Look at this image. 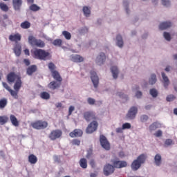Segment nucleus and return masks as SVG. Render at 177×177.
Segmentation results:
<instances>
[{
  "mask_svg": "<svg viewBox=\"0 0 177 177\" xmlns=\"http://www.w3.org/2000/svg\"><path fill=\"white\" fill-rule=\"evenodd\" d=\"M32 56L37 60H49L50 53L44 49L36 48L31 50Z\"/></svg>",
  "mask_w": 177,
  "mask_h": 177,
  "instance_id": "1",
  "label": "nucleus"
},
{
  "mask_svg": "<svg viewBox=\"0 0 177 177\" xmlns=\"http://www.w3.org/2000/svg\"><path fill=\"white\" fill-rule=\"evenodd\" d=\"M147 158V156L145 153L140 154L137 159L134 160L131 163V169L133 171H138L140 167H142V164H145L146 162V159Z\"/></svg>",
  "mask_w": 177,
  "mask_h": 177,
  "instance_id": "2",
  "label": "nucleus"
},
{
  "mask_svg": "<svg viewBox=\"0 0 177 177\" xmlns=\"http://www.w3.org/2000/svg\"><path fill=\"white\" fill-rule=\"evenodd\" d=\"M28 42L32 46H36L37 48H45V41L41 39H38L34 36L28 37Z\"/></svg>",
  "mask_w": 177,
  "mask_h": 177,
  "instance_id": "3",
  "label": "nucleus"
},
{
  "mask_svg": "<svg viewBox=\"0 0 177 177\" xmlns=\"http://www.w3.org/2000/svg\"><path fill=\"white\" fill-rule=\"evenodd\" d=\"M31 125L35 129H45V128H48V122L37 120L32 122Z\"/></svg>",
  "mask_w": 177,
  "mask_h": 177,
  "instance_id": "4",
  "label": "nucleus"
},
{
  "mask_svg": "<svg viewBox=\"0 0 177 177\" xmlns=\"http://www.w3.org/2000/svg\"><path fill=\"white\" fill-rule=\"evenodd\" d=\"M138 114V107L132 106L126 115V120H135Z\"/></svg>",
  "mask_w": 177,
  "mask_h": 177,
  "instance_id": "5",
  "label": "nucleus"
},
{
  "mask_svg": "<svg viewBox=\"0 0 177 177\" xmlns=\"http://www.w3.org/2000/svg\"><path fill=\"white\" fill-rule=\"evenodd\" d=\"M113 165V168H124L128 165L126 161L124 160H118L117 159H113L111 160Z\"/></svg>",
  "mask_w": 177,
  "mask_h": 177,
  "instance_id": "6",
  "label": "nucleus"
},
{
  "mask_svg": "<svg viewBox=\"0 0 177 177\" xmlns=\"http://www.w3.org/2000/svg\"><path fill=\"white\" fill-rule=\"evenodd\" d=\"M100 142L102 147L105 150H110V142L107 140V138L104 135L100 136Z\"/></svg>",
  "mask_w": 177,
  "mask_h": 177,
  "instance_id": "7",
  "label": "nucleus"
},
{
  "mask_svg": "<svg viewBox=\"0 0 177 177\" xmlns=\"http://www.w3.org/2000/svg\"><path fill=\"white\" fill-rule=\"evenodd\" d=\"M62 132L59 129L53 130L49 134V138L50 140H56V139H59V138L62 137Z\"/></svg>",
  "mask_w": 177,
  "mask_h": 177,
  "instance_id": "8",
  "label": "nucleus"
},
{
  "mask_svg": "<svg viewBox=\"0 0 177 177\" xmlns=\"http://www.w3.org/2000/svg\"><path fill=\"white\" fill-rule=\"evenodd\" d=\"M97 122L96 121H93L91 122L88 127L86 128V133H93V132H95V131H96V129H97Z\"/></svg>",
  "mask_w": 177,
  "mask_h": 177,
  "instance_id": "9",
  "label": "nucleus"
},
{
  "mask_svg": "<svg viewBox=\"0 0 177 177\" xmlns=\"http://www.w3.org/2000/svg\"><path fill=\"white\" fill-rule=\"evenodd\" d=\"M91 81L94 85V88H97L99 86V77L96 74V72L91 71Z\"/></svg>",
  "mask_w": 177,
  "mask_h": 177,
  "instance_id": "10",
  "label": "nucleus"
},
{
  "mask_svg": "<svg viewBox=\"0 0 177 177\" xmlns=\"http://www.w3.org/2000/svg\"><path fill=\"white\" fill-rule=\"evenodd\" d=\"M115 171L114 166L108 164L106 165L104 167V174L106 176H109V175H111V174H113Z\"/></svg>",
  "mask_w": 177,
  "mask_h": 177,
  "instance_id": "11",
  "label": "nucleus"
},
{
  "mask_svg": "<svg viewBox=\"0 0 177 177\" xmlns=\"http://www.w3.org/2000/svg\"><path fill=\"white\" fill-rule=\"evenodd\" d=\"M20 75H17L16 73H15V72H11L7 75V81L8 82H9V84H10L12 82H15V80L17 81V80L20 78Z\"/></svg>",
  "mask_w": 177,
  "mask_h": 177,
  "instance_id": "12",
  "label": "nucleus"
},
{
  "mask_svg": "<svg viewBox=\"0 0 177 177\" xmlns=\"http://www.w3.org/2000/svg\"><path fill=\"white\" fill-rule=\"evenodd\" d=\"M84 118L86 121H91V120H96V115L93 111H86L84 113Z\"/></svg>",
  "mask_w": 177,
  "mask_h": 177,
  "instance_id": "13",
  "label": "nucleus"
},
{
  "mask_svg": "<svg viewBox=\"0 0 177 177\" xmlns=\"http://www.w3.org/2000/svg\"><path fill=\"white\" fill-rule=\"evenodd\" d=\"M95 62L98 66L104 64V62H106V55L104 53H100V55L97 57Z\"/></svg>",
  "mask_w": 177,
  "mask_h": 177,
  "instance_id": "14",
  "label": "nucleus"
},
{
  "mask_svg": "<svg viewBox=\"0 0 177 177\" xmlns=\"http://www.w3.org/2000/svg\"><path fill=\"white\" fill-rule=\"evenodd\" d=\"M61 85L62 82L53 81L48 84V87L49 88V89L55 91V89H59V87L61 86Z\"/></svg>",
  "mask_w": 177,
  "mask_h": 177,
  "instance_id": "15",
  "label": "nucleus"
},
{
  "mask_svg": "<svg viewBox=\"0 0 177 177\" xmlns=\"http://www.w3.org/2000/svg\"><path fill=\"white\" fill-rule=\"evenodd\" d=\"M9 39L11 42H19L21 41V35L20 33L12 34L9 36Z\"/></svg>",
  "mask_w": 177,
  "mask_h": 177,
  "instance_id": "16",
  "label": "nucleus"
},
{
  "mask_svg": "<svg viewBox=\"0 0 177 177\" xmlns=\"http://www.w3.org/2000/svg\"><path fill=\"white\" fill-rule=\"evenodd\" d=\"M82 134H83L82 130L79 129H75L74 131H73L69 133V136H71V138H80L82 136Z\"/></svg>",
  "mask_w": 177,
  "mask_h": 177,
  "instance_id": "17",
  "label": "nucleus"
},
{
  "mask_svg": "<svg viewBox=\"0 0 177 177\" xmlns=\"http://www.w3.org/2000/svg\"><path fill=\"white\" fill-rule=\"evenodd\" d=\"M23 5V0H12V6L15 10H20Z\"/></svg>",
  "mask_w": 177,
  "mask_h": 177,
  "instance_id": "18",
  "label": "nucleus"
},
{
  "mask_svg": "<svg viewBox=\"0 0 177 177\" xmlns=\"http://www.w3.org/2000/svg\"><path fill=\"white\" fill-rule=\"evenodd\" d=\"M28 162L32 165H35L37 162H38V158H37V156L34 154H30L28 158Z\"/></svg>",
  "mask_w": 177,
  "mask_h": 177,
  "instance_id": "19",
  "label": "nucleus"
},
{
  "mask_svg": "<svg viewBox=\"0 0 177 177\" xmlns=\"http://www.w3.org/2000/svg\"><path fill=\"white\" fill-rule=\"evenodd\" d=\"M10 120L14 127H19L20 125V122H19L17 118H16L15 115H10Z\"/></svg>",
  "mask_w": 177,
  "mask_h": 177,
  "instance_id": "20",
  "label": "nucleus"
},
{
  "mask_svg": "<svg viewBox=\"0 0 177 177\" xmlns=\"http://www.w3.org/2000/svg\"><path fill=\"white\" fill-rule=\"evenodd\" d=\"M21 77H20L16 80L15 84H14L15 91L19 92V91H20V88H21Z\"/></svg>",
  "mask_w": 177,
  "mask_h": 177,
  "instance_id": "21",
  "label": "nucleus"
},
{
  "mask_svg": "<svg viewBox=\"0 0 177 177\" xmlns=\"http://www.w3.org/2000/svg\"><path fill=\"white\" fill-rule=\"evenodd\" d=\"M51 73L52 77L54 78V80H55L58 82H62V81H63L62 76H60V73H59L57 71H53Z\"/></svg>",
  "mask_w": 177,
  "mask_h": 177,
  "instance_id": "22",
  "label": "nucleus"
},
{
  "mask_svg": "<svg viewBox=\"0 0 177 177\" xmlns=\"http://www.w3.org/2000/svg\"><path fill=\"white\" fill-rule=\"evenodd\" d=\"M172 26V24L169 21L162 22L160 24L159 28L160 30H167V28H169Z\"/></svg>",
  "mask_w": 177,
  "mask_h": 177,
  "instance_id": "23",
  "label": "nucleus"
},
{
  "mask_svg": "<svg viewBox=\"0 0 177 177\" xmlns=\"http://www.w3.org/2000/svg\"><path fill=\"white\" fill-rule=\"evenodd\" d=\"M35 71H37V66L32 65L27 68L26 73L28 75H32Z\"/></svg>",
  "mask_w": 177,
  "mask_h": 177,
  "instance_id": "24",
  "label": "nucleus"
},
{
  "mask_svg": "<svg viewBox=\"0 0 177 177\" xmlns=\"http://www.w3.org/2000/svg\"><path fill=\"white\" fill-rule=\"evenodd\" d=\"M14 53L18 57L21 55V46L20 44L15 45L14 48Z\"/></svg>",
  "mask_w": 177,
  "mask_h": 177,
  "instance_id": "25",
  "label": "nucleus"
},
{
  "mask_svg": "<svg viewBox=\"0 0 177 177\" xmlns=\"http://www.w3.org/2000/svg\"><path fill=\"white\" fill-rule=\"evenodd\" d=\"M162 77L163 80V85L165 88H168V85H169V79H168V77L165 75L164 72L162 73Z\"/></svg>",
  "mask_w": 177,
  "mask_h": 177,
  "instance_id": "26",
  "label": "nucleus"
},
{
  "mask_svg": "<svg viewBox=\"0 0 177 177\" xmlns=\"http://www.w3.org/2000/svg\"><path fill=\"white\" fill-rule=\"evenodd\" d=\"M154 162L157 167H160L161 165L162 159L161 155L160 153H157L154 157Z\"/></svg>",
  "mask_w": 177,
  "mask_h": 177,
  "instance_id": "27",
  "label": "nucleus"
},
{
  "mask_svg": "<svg viewBox=\"0 0 177 177\" xmlns=\"http://www.w3.org/2000/svg\"><path fill=\"white\" fill-rule=\"evenodd\" d=\"M72 60L75 63H81L84 62V57H81L79 55H75L72 57Z\"/></svg>",
  "mask_w": 177,
  "mask_h": 177,
  "instance_id": "28",
  "label": "nucleus"
},
{
  "mask_svg": "<svg viewBox=\"0 0 177 177\" xmlns=\"http://www.w3.org/2000/svg\"><path fill=\"white\" fill-rule=\"evenodd\" d=\"M111 71L113 74V78H115V80H117V78L118 77V68H117V66H112L111 68Z\"/></svg>",
  "mask_w": 177,
  "mask_h": 177,
  "instance_id": "29",
  "label": "nucleus"
},
{
  "mask_svg": "<svg viewBox=\"0 0 177 177\" xmlns=\"http://www.w3.org/2000/svg\"><path fill=\"white\" fill-rule=\"evenodd\" d=\"M79 164L84 169H86V168H88V161L85 158H81Z\"/></svg>",
  "mask_w": 177,
  "mask_h": 177,
  "instance_id": "30",
  "label": "nucleus"
},
{
  "mask_svg": "<svg viewBox=\"0 0 177 177\" xmlns=\"http://www.w3.org/2000/svg\"><path fill=\"white\" fill-rule=\"evenodd\" d=\"M116 44L119 48H122L124 46V41H122V37L120 35H118L116 37Z\"/></svg>",
  "mask_w": 177,
  "mask_h": 177,
  "instance_id": "31",
  "label": "nucleus"
},
{
  "mask_svg": "<svg viewBox=\"0 0 177 177\" xmlns=\"http://www.w3.org/2000/svg\"><path fill=\"white\" fill-rule=\"evenodd\" d=\"M40 97L44 100H48L50 99V94L46 91L41 92L40 94Z\"/></svg>",
  "mask_w": 177,
  "mask_h": 177,
  "instance_id": "32",
  "label": "nucleus"
},
{
  "mask_svg": "<svg viewBox=\"0 0 177 177\" xmlns=\"http://www.w3.org/2000/svg\"><path fill=\"white\" fill-rule=\"evenodd\" d=\"M31 27V24L28 21H25L21 24V28L24 30H27V28H30Z\"/></svg>",
  "mask_w": 177,
  "mask_h": 177,
  "instance_id": "33",
  "label": "nucleus"
},
{
  "mask_svg": "<svg viewBox=\"0 0 177 177\" xmlns=\"http://www.w3.org/2000/svg\"><path fill=\"white\" fill-rule=\"evenodd\" d=\"M8 121H9V118H8V116H0V125H5Z\"/></svg>",
  "mask_w": 177,
  "mask_h": 177,
  "instance_id": "34",
  "label": "nucleus"
},
{
  "mask_svg": "<svg viewBox=\"0 0 177 177\" xmlns=\"http://www.w3.org/2000/svg\"><path fill=\"white\" fill-rule=\"evenodd\" d=\"M8 104V100L6 98H2L0 100V109H5Z\"/></svg>",
  "mask_w": 177,
  "mask_h": 177,
  "instance_id": "35",
  "label": "nucleus"
},
{
  "mask_svg": "<svg viewBox=\"0 0 177 177\" xmlns=\"http://www.w3.org/2000/svg\"><path fill=\"white\" fill-rule=\"evenodd\" d=\"M150 85H154L157 82V76L155 74L151 75V78L149 80Z\"/></svg>",
  "mask_w": 177,
  "mask_h": 177,
  "instance_id": "36",
  "label": "nucleus"
},
{
  "mask_svg": "<svg viewBox=\"0 0 177 177\" xmlns=\"http://www.w3.org/2000/svg\"><path fill=\"white\" fill-rule=\"evenodd\" d=\"M83 12L86 17H89L91 15V10L89 9V8H88V6H84L83 7Z\"/></svg>",
  "mask_w": 177,
  "mask_h": 177,
  "instance_id": "37",
  "label": "nucleus"
},
{
  "mask_svg": "<svg viewBox=\"0 0 177 177\" xmlns=\"http://www.w3.org/2000/svg\"><path fill=\"white\" fill-rule=\"evenodd\" d=\"M29 8L32 12H38V10H40L41 7L38 6L37 4H32Z\"/></svg>",
  "mask_w": 177,
  "mask_h": 177,
  "instance_id": "38",
  "label": "nucleus"
},
{
  "mask_svg": "<svg viewBox=\"0 0 177 177\" xmlns=\"http://www.w3.org/2000/svg\"><path fill=\"white\" fill-rule=\"evenodd\" d=\"M62 44L63 40L61 39H56L53 41V45H54V46H62Z\"/></svg>",
  "mask_w": 177,
  "mask_h": 177,
  "instance_id": "39",
  "label": "nucleus"
},
{
  "mask_svg": "<svg viewBox=\"0 0 177 177\" xmlns=\"http://www.w3.org/2000/svg\"><path fill=\"white\" fill-rule=\"evenodd\" d=\"M159 127H160V124H158V122H155L149 126V129L150 131H156V129H157V128H159Z\"/></svg>",
  "mask_w": 177,
  "mask_h": 177,
  "instance_id": "40",
  "label": "nucleus"
},
{
  "mask_svg": "<svg viewBox=\"0 0 177 177\" xmlns=\"http://www.w3.org/2000/svg\"><path fill=\"white\" fill-rule=\"evenodd\" d=\"M0 9L3 12H8L9 11V7L8 5L5 4V3H0Z\"/></svg>",
  "mask_w": 177,
  "mask_h": 177,
  "instance_id": "41",
  "label": "nucleus"
},
{
  "mask_svg": "<svg viewBox=\"0 0 177 177\" xmlns=\"http://www.w3.org/2000/svg\"><path fill=\"white\" fill-rule=\"evenodd\" d=\"M62 35H64V38H66L68 40L71 39V33L67 30H64L62 32Z\"/></svg>",
  "mask_w": 177,
  "mask_h": 177,
  "instance_id": "42",
  "label": "nucleus"
},
{
  "mask_svg": "<svg viewBox=\"0 0 177 177\" xmlns=\"http://www.w3.org/2000/svg\"><path fill=\"white\" fill-rule=\"evenodd\" d=\"M150 95L152 97H157L158 96V91L156 88H151L150 90Z\"/></svg>",
  "mask_w": 177,
  "mask_h": 177,
  "instance_id": "43",
  "label": "nucleus"
},
{
  "mask_svg": "<svg viewBox=\"0 0 177 177\" xmlns=\"http://www.w3.org/2000/svg\"><path fill=\"white\" fill-rule=\"evenodd\" d=\"M8 92H10L11 96H12V97H14L15 99L19 98V95H17V92H19V91H15L12 90V88H11V90H10V91H8Z\"/></svg>",
  "mask_w": 177,
  "mask_h": 177,
  "instance_id": "44",
  "label": "nucleus"
},
{
  "mask_svg": "<svg viewBox=\"0 0 177 177\" xmlns=\"http://www.w3.org/2000/svg\"><path fill=\"white\" fill-rule=\"evenodd\" d=\"M175 99H176V97H175V95H167L166 100H167V102H174V100H175Z\"/></svg>",
  "mask_w": 177,
  "mask_h": 177,
  "instance_id": "45",
  "label": "nucleus"
},
{
  "mask_svg": "<svg viewBox=\"0 0 177 177\" xmlns=\"http://www.w3.org/2000/svg\"><path fill=\"white\" fill-rule=\"evenodd\" d=\"M48 68L51 71V73H53V71H55L56 68V66H55L52 62L48 64Z\"/></svg>",
  "mask_w": 177,
  "mask_h": 177,
  "instance_id": "46",
  "label": "nucleus"
},
{
  "mask_svg": "<svg viewBox=\"0 0 177 177\" xmlns=\"http://www.w3.org/2000/svg\"><path fill=\"white\" fill-rule=\"evenodd\" d=\"M164 38L166 41H171V35L169 32H165L163 34Z\"/></svg>",
  "mask_w": 177,
  "mask_h": 177,
  "instance_id": "47",
  "label": "nucleus"
},
{
  "mask_svg": "<svg viewBox=\"0 0 177 177\" xmlns=\"http://www.w3.org/2000/svg\"><path fill=\"white\" fill-rule=\"evenodd\" d=\"M122 129H131V123H124L122 127Z\"/></svg>",
  "mask_w": 177,
  "mask_h": 177,
  "instance_id": "48",
  "label": "nucleus"
},
{
  "mask_svg": "<svg viewBox=\"0 0 177 177\" xmlns=\"http://www.w3.org/2000/svg\"><path fill=\"white\" fill-rule=\"evenodd\" d=\"M147 120H149V116H147L146 115H142L140 116L141 122H146V121H147Z\"/></svg>",
  "mask_w": 177,
  "mask_h": 177,
  "instance_id": "49",
  "label": "nucleus"
},
{
  "mask_svg": "<svg viewBox=\"0 0 177 177\" xmlns=\"http://www.w3.org/2000/svg\"><path fill=\"white\" fill-rule=\"evenodd\" d=\"M87 102H88V104L93 105V104H95L96 101L95 100V99H93L92 97H88L87 99Z\"/></svg>",
  "mask_w": 177,
  "mask_h": 177,
  "instance_id": "50",
  "label": "nucleus"
},
{
  "mask_svg": "<svg viewBox=\"0 0 177 177\" xmlns=\"http://www.w3.org/2000/svg\"><path fill=\"white\" fill-rule=\"evenodd\" d=\"M162 5H163V6H169L171 2L169 0H162Z\"/></svg>",
  "mask_w": 177,
  "mask_h": 177,
  "instance_id": "51",
  "label": "nucleus"
},
{
  "mask_svg": "<svg viewBox=\"0 0 177 177\" xmlns=\"http://www.w3.org/2000/svg\"><path fill=\"white\" fill-rule=\"evenodd\" d=\"M172 145V140L171 139H167L165 142V147L171 146Z\"/></svg>",
  "mask_w": 177,
  "mask_h": 177,
  "instance_id": "52",
  "label": "nucleus"
},
{
  "mask_svg": "<svg viewBox=\"0 0 177 177\" xmlns=\"http://www.w3.org/2000/svg\"><path fill=\"white\" fill-rule=\"evenodd\" d=\"M154 136H156V138H160V136H162V131L161 130L157 131L154 133Z\"/></svg>",
  "mask_w": 177,
  "mask_h": 177,
  "instance_id": "53",
  "label": "nucleus"
},
{
  "mask_svg": "<svg viewBox=\"0 0 177 177\" xmlns=\"http://www.w3.org/2000/svg\"><path fill=\"white\" fill-rule=\"evenodd\" d=\"M72 143L75 146H80V145H81V141L80 140L75 139L72 141Z\"/></svg>",
  "mask_w": 177,
  "mask_h": 177,
  "instance_id": "54",
  "label": "nucleus"
},
{
  "mask_svg": "<svg viewBox=\"0 0 177 177\" xmlns=\"http://www.w3.org/2000/svg\"><path fill=\"white\" fill-rule=\"evenodd\" d=\"M2 85H3V88H5V89L8 91V92L10 91V90H11L10 86H9V85H8L6 84V82H2Z\"/></svg>",
  "mask_w": 177,
  "mask_h": 177,
  "instance_id": "55",
  "label": "nucleus"
},
{
  "mask_svg": "<svg viewBox=\"0 0 177 177\" xmlns=\"http://www.w3.org/2000/svg\"><path fill=\"white\" fill-rule=\"evenodd\" d=\"M90 165L91 168H95L96 167V162H95V160L92 159L90 160Z\"/></svg>",
  "mask_w": 177,
  "mask_h": 177,
  "instance_id": "56",
  "label": "nucleus"
},
{
  "mask_svg": "<svg viewBox=\"0 0 177 177\" xmlns=\"http://www.w3.org/2000/svg\"><path fill=\"white\" fill-rule=\"evenodd\" d=\"M75 108H74L73 106H71L68 109V115H71L73 114V111L75 110Z\"/></svg>",
  "mask_w": 177,
  "mask_h": 177,
  "instance_id": "57",
  "label": "nucleus"
},
{
  "mask_svg": "<svg viewBox=\"0 0 177 177\" xmlns=\"http://www.w3.org/2000/svg\"><path fill=\"white\" fill-rule=\"evenodd\" d=\"M142 93L140 91H137L136 93V97L138 98V99H140V97H142Z\"/></svg>",
  "mask_w": 177,
  "mask_h": 177,
  "instance_id": "58",
  "label": "nucleus"
},
{
  "mask_svg": "<svg viewBox=\"0 0 177 177\" xmlns=\"http://www.w3.org/2000/svg\"><path fill=\"white\" fill-rule=\"evenodd\" d=\"M123 131H124V129H122V128L119 127L116 129L117 133H122Z\"/></svg>",
  "mask_w": 177,
  "mask_h": 177,
  "instance_id": "59",
  "label": "nucleus"
},
{
  "mask_svg": "<svg viewBox=\"0 0 177 177\" xmlns=\"http://www.w3.org/2000/svg\"><path fill=\"white\" fill-rule=\"evenodd\" d=\"M24 62L26 64V66H30V60L29 59H24Z\"/></svg>",
  "mask_w": 177,
  "mask_h": 177,
  "instance_id": "60",
  "label": "nucleus"
},
{
  "mask_svg": "<svg viewBox=\"0 0 177 177\" xmlns=\"http://www.w3.org/2000/svg\"><path fill=\"white\" fill-rule=\"evenodd\" d=\"M24 53H25V55H26L27 56H30V50H28V49H25L24 50Z\"/></svg>",
  "mask_w": 177,
  "mask_h": 177,
  "instance_id": "61",
  "label": "nucleus"
},
{
  "mask_svg": "<svg viewBox=\"0 0 177 177\" xmlns=\"http://www.w3.org/2000/svg\"><path fill=\"white\" fill-rule=\"evenodd\" d=\"M90 176L91 177H96V176H97V174L96 173H91L90 174Z\"/></svg>",
  "mask_w": 177,
  "mask_h": 177,
  "instance_id": "62",
  "label": "nucleus"
},
{
  "mask_svg": "<svg viewBox=\"0 0 177 177\" xmlns=\"http://www.w3.org/2000/svg\"><path fill=\"white\" fill-rule=\"evenodd\" d=\"M145 109H146V110H150V109H151V105L145 106Z\"/></svg>",
  "mask_w": 177,
  "mask_h": 177,
  "instance_id": "63",
  "label": "nucleus"
},
{
  "mask_svg": "<svg viewBox=\"0 0 177 177\" xmlns=\"http://www.w3.org/2000/svg\"><path fill=\"white\" fill-rule=\"evenodd\" d=\"M174 113L175 114V115H177V108L174 109Z\"/></svg>",
  "mask_w": 177,
  "mask_h": 177,
  "instance_id": "64",
  "label": "nucleus"
}]
</instances>
